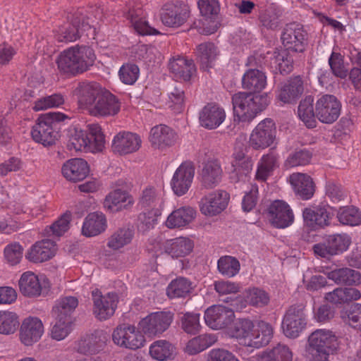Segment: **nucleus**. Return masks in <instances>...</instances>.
Instances as JSON below:
<instances>
[{"label":"nucleus","instance_id":"obj_1","mask_svg":"<svg viewBox=\"0 0 361 361\" xmlns=\"http://www.w3.org/2000/svg\"><path fill=\"white\" fill-rule=\"evenodd\" d=\"M95 59L94 51L91 47L75 45L61 52L56 63L61 73L76 76L90 70Z\"/></svg>","mask_w":361,"mask_h":361},{"label":"nucleus","instance_id":"obj_2","mask_svg":"<svg viewBox=\"0 0 361 361\" xmlns=\"http://www.w3.org/2000/svg\"><path fill=\"white\" fill-rule=\"evenodd\" d=\"M88 131L77 127L68 130V148L75 151H102L104 147L105 138L98 124L87 126Z\"/></svg>","mask_w":361,"mask_h":361},{"label":"nucleus","instance_id":"obj_3","mask_svg":"<svg viewBox=\"0 0 361 361\" xmlns=\"http://www.w3.org/2000/svg\"><path fill=\"white\" fill-rule=\"evenodd\" d=\"M269 103L267 94H254L239 92L232 97L234 116L243 122L252 120L258 113L267 108Z\"/></svg>","mask_w":361,"mask_h":361},{"label":"nucleus","instance_id":"obj_4","mask_svg":"<svg viewBox=\"0 0 361 361\" xmlns=\"http://www.w3.org/2000/svg\"><path fill=\"white\" fill-rule=\"evenodd\" d=\"M338 348V338L331 331L317 329L308 337L307 357L310 361H329Z\"/></svg>","mask_w":361,"mask_h":361},{"label":"nucleus","instance_id":"obj_5","mask_svg":"<svg viewBox=\"0 0 361 361\" xmlns=\"http://www.w3.org/2000/svg\"><path fill=\"white\" fill-rule=\"evenodd\" d=\"M68 116L61 112H49L40 116L33 126L31 135L32 139L44 146L54 145L59 135L58 124Z\"/></svg>","mask_w":361,"mask_h":361},{"label":"nucleus","instance_id":"obj_6","mask_svg":"<svg viewBox=\"0 0 361 361\" xmlns=\"http://www.w3.org/2000/svg\"><path fill=\"white\" fill-rule=\"evenodd\" d=\"M89 30H92V25L85 21V16L81 11H77L59 27L56 39L62 42H73L79 39L83 32Z\"/></svg>","mask_w":361,"mask_h":361},{"label":"nucleus","instance_id":"obj_7","mask_svg":"<svg viewBox=\"0 0 361 361\" xmlns=\"http://www.w3.org/2000/svg\"><path fill=\"white\" fill-rule=\"evenodd\" d=\"M281 41L285 50L302 53L308 44V34L302 25L290 23L283 27Z\"/></svg>","mask_w":361,"mask_h":361},{"label":"nucleus","instance_id":"obj_8","mask_svg":"<svg viewBox=\"0 0 361 361\" xmlns=\"http://www.w3.org/2000/svg\"><path fill=\"white\" fill-rule=\"evenodd\" d=\"M143 334L142 331H140L134 325L123 324L114 329L112 339L115 344L121 347L137 350L145 343Z\"/></svg>","mask_w":361,"mask_h":361},{"label":"nucleus","instance_id":"obj_9","mask_svg":"<svg viewBox=\"0 0 361 361\" xmlns=\"http://www.w3.org/2000/svg\"><path fill=\"white\" fill-rule=\"evenodd\" d=\"M276 126L271 118L260 121L250 136V145L254 149H264L270 147L276 140Z\"/></svg>","mask_w":361,"mask_h":361},{"label":"nucleus","instance_id":"obj_10","mask_svg":"<svg viewBox=\"0 0 361 361\" xmlns=\"http://www.w3.org/2000/svg\"><path fill=\"white\" fill-rule=\"evenodd\" d=\"M189 6L182 1L165 4L161 11V20L164 25L178 27L183 25L190 16Z\"/></svg>","mask_w":361,"mask_h":361},{"label":"nucleus","instance_id":"obj_11","mask_svg":"<svg viewBox=\"0 0 361 361\" xmlns=\"http://www.w3.org/2000/svg\"><path fill=\"white\" fill-rule=\"evenodd\" d=\"M350 243V236L345 233L329 235L322 243L315 244L313 250L317 255L328 257L343 252L348 248Z\"/></svg>","mask_w":361,"mask_h":361},{"label":"nucleus","instance_id":"obj_12","mask_svg":"<svg viewBox=\"0 0 361 361\" xmlns=\"http://www.w3.org/2000/svg\"><path fill=\"white\" fill-rule=\"evenodd\" d=\"M173 319L171 312H154L142 319L138 324L139 328L148 336L161 334L169 329Z\"/></svg>","mask_w":361,"mask_h":361},{"label":"nucleus","instance_id":"obj_13","mask_svg":"<svg viewBox=\"0 0 361 361\" xmlns=\"http://www.w3.org/2000/svg\"><path fill=\"white\" fill-rule=\"evenodd\" d=\"M341 103L333 94L322 96L315 104V115L323 123L331 124L341 114Z\"/></svg>","mask_w":361,"mask_h":361},{"label":"nucleus","instance_id":"obj_14","mask_svg":"<svg viewBox=\"0 0 361 361\" xmlns=\"http://www.w3.org/2000/svg\"><path fill=\"white\" fill-rule=\"evenodd\" d=\"M195 173V167L190 161H183L175 171L171 180V187L175 195L183 196L189 190Z\"/></svg>","mask_w":361,"mask_h":361},{"label":"nucleus","instance_id":"obj_15","mask_svg":"<svg viewBox=\"0 0 361 361\" xmlns=\"http://www.w3.org/2000/svg\"><path fill=\"white\" fill-rule=\"evenodd\" d=\"M92 297L93 314L97 319L106 320L114 315L118 301L116 293H109L102 295L98 289H95L92 292Z\"/></svg>","mask_w":361,"mask_h":361},{"label":"nucleus","instance_id":"obj_16","mask_svg":"<svg viewBox=\"0 0 361 361\" xmlns=\"http://www.w3.org/2000/svg\"><path fill=\"white\" fill-rule=\"evenodd\" d=\"M107 337L102 330H95L93 333L86 334L76 343L75 349L78 353L85 355L98 354L104 350Z\"/></svg>","mask_w":361,"mask_h":361},{"label":"nucleus","instance_id":"obj_17","mask_svg":"<svg viewBox=\"0 0 361 361\" xmlns=\"http://www.w3.org/2000/svg\"><path fill=\"white\" fill-rule=\"evenodd\" d=\"M229 198V194L225 190L210 192L199 202L200 211L207 216H216L226 209Z\"/></svg>","mask_w":361,"mask_h":361},{"label":"nucleus","instance_id":"obj_18","mask_svg":"<svg viewBox=\"0 0 361 361\" xmlns=\"http://www.w3.org/2000/svg\"><path fill=\"white\" fill-rule=\"evenodd\" d=\"M268 216L271 225L277 228H285L291 225L294 215L290 206L283 200H274L268 207Z\"/></svg>","mask_w":361,"mask_h":361},{"label":"nucleus","instance_id":"obj_19","mask_svg":"<svg viewBox=\"0 0 361 361\" xmlns=\"http://www.w3.org/2000/svg\"><path fill=\"white\" fill-rule=\"evenodd\" d=\"M234 317L233 310L223 305H213L204 312L205 323L213 329L228 326L233 322Z\"/></svg>","mask_w":361,"mask_h":361},{"label":"nucleus","instance_id":"obj_20","mask_svg":"<svg viewBox=\"0 0 361 361\" xmlns=\"http://www.w3.org/2000/svg\"><path fill=\"white\" fill-rule=\"evenodd\" d=\"M120 111V103L115 95L106 89L89 109L94 116H114Z\"/></svg>","mask_w":361,"mask_h":361},{"label":"nucleus","instance_id":"obj_21","mask_svg":"<svg viewBox=\"0 0 361 361\" xmlns=\"http://www.w3.org/2000/svg\"><path fill=\"white\" fill-rule=\"evenodd\" d=\"M330 209L326 206L305 208L302 212L305 226L313 231L329 226L332 218Z\"/></svg>","mask_w":361,"mask_h":361},{"label":"nucleus","instance_id":"obj_22","mask_svg":"<svg viewBox=\"0 0 361 361\" xmlns=\"http://www.w3.org/2000/svg\"><path fill=\"white\" fill-rule=\"evenodd\" d=\"M105 89L96 82L81 81L74 90L78 103L81 106L90 109Z\"/></svg>","mask_w":361,"mask_h":361},{"label":"nucleus","instance_id":"obj_23","mask_svg":"<svg viewBox=\"0 0 361 361\" xmlns=\"http://www.w3.org/2000/svg\"><path fill=\"white\" fill-rule=\"evenodd\" d=\"M141 142L138 135L123 131L114 136L111 148L114 152L125 155L137 151L141 146Z\"/></svg>","mask_w":361,"mask_h":361},{"label":"nucleus","instance_id":"obj_24","mask_svg":"<svg viewBox=\"0 0 361 361\" xmlns=\"http://www.w3.org/2000/svg\"><path fill=\"white\" fill-rule=\"evenodd\" d=\"M224 109L214 103L204 106L199 114L200 126L208 130L217 128L225 120Z\"/></svg>","mask_w":361,"mask_h":361},{"label":"nucleus","instance_id":"obj_25","mask_svg":"<svg viewBox=\"0 0 361 361\" xmlns=\"http://www.w3.org/2000/svg\"><path fill=\"white\" fill-rule=\"evenodd\" d=\"M44 332L42 321L37 317H28L23 320L20 329V341L27 346L37 342Z\"/></svg>","mask_w":361,"mask_h":361},{"label":"nucleus","instance_id":"obj_26","mask_svg":"<svg viewBox=\"0 0 361 361\" xmlns=\"http://www.w3.org/2000/svg\"><path fill=\"white\" fill-rule=\"evenodd\" d=\"M289 182L293 189L300 199L307 200L312 197L315 192V185L312 178L306 173H293L289 176Z\"/></svg>","mask_w":361,"mask_h":361},{"label":"nucleus","instance_id":"obj_27","mask_svg":"<svg viewBox=\"0 0 361 361\" xmlns=\"http://www.w3.org/2000/svg\"><path fill=\"white\" fill-rule=\"evenodd\" d=\"M61 172L68 180L78 182L87 176L90 168L87 162L82 159H71L63 164Z\"/></svg>","mask_w":361,"mask_h":361},{"label":"nucleus","instance_id":"obj_28","mask_svg":"<svg viewBox=\"0 0 361 361\" xmlns=\"http://www.w3.org/2000/svg\"><path fill=\"white\" fill-rule=\"evenodd\" d=\"M55 252V242L50 239H44L35 243L25 256L32 262L41 263L52 258Z\"/></svg>","mask_w":361,"mask_h":361},{"label":"nucleus","instance_id":"obj_29","mask_svg":"<svg viewBox=\"0 0 361 361\" xmlns=\"http://www.w3.org/2000/svg\"><path fill=\"white\" fill-rule=\"evenodd\" d=\"M169 68L176 79L185 82L190 81L196 73L193 60L180 56L171 59Z\"/></svg>","mask_w":361,"mask_h":361},{"label":"nucleus","instance_id":"obj_30","mask_svg":"<svg viewBox=\"0 0 361 361\" xmlns=\"http://www.w3.org/2000/svg\"><path fill=\"white\" fill-rule=\"evenodd\" d=\"M222 169L220 162L209 160L204 164L200 173L202 185L207 189H212L219 184L222 178Z\"/></svg>","mask_w":361,"mask_h":361},{"label":"nucleus","instance_id":"obj_31","mask_svg":"<svg viewBox=\"0 0 361 361\" xmlns=\"http://www.w3.org/2000/svg\"><path fill=\"white\" fill-rule=\"evenodd\" d=\"M303 82L300 76L290 78L285 83L277 94V99L283 104L295 102L302 94Z\"/></svg>","mask_w":361,"mask_h":361},{"label":"nucleus","instance_id":"obj_32","mask_svg":"<svg viewBox=\"0 0 361 361\" xmlns=\"http://www.w3.org/2000/svg\"><path fill=\"white\" fill-rule=\"evenodd\" d=\"M149 140L155 147L164 148L173 145L177 140V135L170 127L159 125L151 129Z\"/></svg>","mask_w":361,"mask_h":361},{"label":"nucleus","instance_id":"obj_33","mask_svg":"<svg viewBox=\"0 0 361 361\" xmlns=\"http://www.w3.org/2000/svg\"><path fill=\"white\" fill-rule=\"evenodd\" d=\"M266 85L267 75L262 71L256 68H250L243 75V88L252 94L260 92L265 88Z\"/></svg>","mask_w":361,"mask_h":361},{"label":"nucleus","instance_id":"obj_34","mask_svg":"<svg viewBox=\"0 0 361 361\" xmlns=\"http://www.w3.org/2000/svg\"><path fill=\"white\" fill-rule=\"evenodd\" d=\"M133 203V199L126 190L115 189L106 196L104 206L110 212H116Z\"/></svg>","mask_w":361,"mask_h":361},{"label":"nucleus","instance_id":"obj_35","mask_svg":"<svg viewBox=\"0 0 361 361\" xmlns=\"http://www.w3.org/2000/svg\"><path fill=\"white\" fill-rule=\"evenodd\" d=\"M106 228V219L102 212H92L85 219L82 233L87 237H92L104 232Z\"/></svg>","mask_w":361,"mask_h":361},{"label":"nucleus","instance_id":"obj_36","mask_svg":"<svg viewBox=\"0 0 361 361\" xmlns=\"http://www.w3.org/2000/svg\"><path fill=\"white\" fill-rule=\"evenodd\" d=\"M360 298L361 293L355 288H336L324 296L327 302L336 305L349 303Z\"/></svg>","mask_w":361,"mask_h":361},{"label":"nucleus","instance_id":"obj_37","mask_svg":"<svg viewBox=\"0 0 361 361\" xmlns=\"http://www.w3.org/2000/svg\"><path fill=\"white\" fill-rule=\"evenodd\" d=\"M327 276L338 285L359 286L361 284V273L347 267L336 269L329 272Z\"/></svg>","mask_w":361,"mask_h":361},{"label":"nucleus","instance_id":"obj_38","mask_svg":"<svg viewBox=\"0 0 361 361\" xmlns=\"http://www.w3.org/2000/svg\"><path fill=\"white\" fill-rule=\"evenodd\" d=\"M196 211L191 207H181L173 211L168 216L166 225L169 228L185 226L195 217Z\"/></svg>","mask_w":361,"mask_h":361},{"label":"nucleus","instance_id":"obj_39","mask_svg":"<svg viewBox=\"0 0 361 361\" xmlns=\"http://www.w3.org/2000/svg\"><path fill=\"white\" fill-rule=\"evenodd\" d=\"M253 328L254 324L251 320L238 319L228 328V334L232 338L243 340V343L246 345L245 343H247L250 338H252Z\"/></svg>","mask_w":361,"mask_h":361},{"label":"nucleus","instance_id":"obj_40","mask_svg":"<svg viewBox=\"0 0 361 361\" xmlns=\"http://www.w3.org/2000/svg\"><path fill=\"white\" fill-rule=\"evenodd\" d=\"M19 288L21 293L27 297L40 295L42 286L38 276L32 272H25L19 280Z\"/></svg>","mask_w":361,"mask_h":361},{"label":"nucleus","instance_id":"obj_41","mask_svg":"<svg viewBox=\"0 0 361 361\" xmlns=\"http://www.w3.org/2000/svg\"><path fill=\"white\" fill-rule=\"evenodd\" d=\"M314 98L307 96L302 99L298 108V114L300 119L305 123L307 128H314L317 126L315 107L314 108Z\"/></svg>","mask_w":361,"mask_h":361},{"label":"nucleus","instance_id":"obj_42","mask_svg":"<svg viewBox=\"0 0 361 361\" xmlns=\"http://www.w3.org/2000/svg\"><path fill=\"white\" fill-rule=\"evenodd\" d=\"M78 305V300L74 296H66L57 300L52 309L55 318L71 320V317Z\"/></svg>","mask_w":361,"mask_h":361},{"label":"nucleus","instance_id":"obj_43","mask_svg":"<svg viewBox=\"0 0 361 361\" xmlns=\"http://www.w3.org/2000/svg\"><path fill=\"white\" fill-rule=\"evenodd\" d=\"M142 13V11L140 8L137 9L130 8L128 11L125 13V16L127 19L130 20L135 31L141 35H149L159 33V32L156 29L152 27L146 20L140 18Z\"/></svg>","mask_w":361,"mask_h":361},{"label":"nucleus","instance_id":"obj_44","mask_svg":"<svg viewBox=\"0 0 361 361\" xmlns=\"http://www.w3.org/2000/svg\"><path fill=\"white\" fill-rule=\"evenodd\" d=\"M193 248V243L187 238H178L171 240L166 247V252L172 258L183 257L188 255Z\"/></svg>","mask_w":361,"mask_h":361},{"label":"nucleus","instance_id":"obj_45","mask_svg":"<svg viewBox=\"0 0 361 361\" xmlns=\"http://www.w3.org/2000/svg\"><path fill=\"white\" fill-rule=\"evenodd\" d=\"M273 336V328L271 325L264 321H261L258 324V329L256 334H253L252 338H250L247 346L259 348L267 345Z\"/></svg>","mask_w":361,"mask_h":361},{"label":"nucleus","instance_id":"obj_46","mask_svg":"<svg viewBox=\"0 0 361 361\" xmlns=\"http://www.w3.org/2000/svg\"><path fill=\"white\" fill-rule=\"evenodd\" d=\"M217 337L214 334H204L196 336L188 341L185 352L190 355L197 354L214 344Z\"/></svg>","mask_w":361,"mask_h":361},{"label":"nucleus","instance_id":"obj_47","mask_svg":"<svg viewBox=\"0 0 361 361\" xmlns=\"http://www.w3.org/2000/svg\"><path fill=\"white\" fill-rule=\"evenodd\" d=\"M216 47L212 42H204L197 47L196 55L203 69L212 68L217 56Z\"/></svg>","mask_w":361,"mask_h":361},{"label":"nucleus","instance_id":"obj_48","mask_svg":"<svg viewBox=\"0 0 361 361\" xmlns=\"http://www.w3.org/2000/svg\"><path fill=\"white\" fill-rule=\"evenodd\" d=\"M191 285V282L186 278H176L169 284L166 294L170 298H185L192 290Z\"/></svg>","mask_w":361,"mask_h":361},{"label":"nucleus","instance_id":"obj_49","mask_svg":"<svg viewBox=\"0 0 361 361\" xmlns=\"http://www.w3.org/2000/svg\"><path fill=\"white\" fill-rule=\"evenodd\" d=\"M134 235V231L128 227H123L115 231L109 238L107 245L116 250L129 244Z\"/></svg>","mask_w":361,"mask_h":361},{"label":"nucleus","instance_id":"obj_50","mask_svg":"<svg viewBox=\"0 0 361 361\" xmlns=\"http://www.w3.org/2000/svg\"><path fill=\"white\" fill-rule=\"evenodd\" d=\"M18 315L9 311L0 310V334L10 335L13 334L19 326Z\"/></svg>","mask_w":361,"mask_h":361},{"label":"nucleus","instance_id":"obj_51","mask_svg":"<svg viewBox=\"0 0 361 361\" xmlns=\"http://www.w3.org/2000/svg\"><path fill=\"white\" fill-rule=\"evenodd\" d=\"M240 264L239 261L231 256H223L217 262L219 271L224 276L233 277L240 271Z\"/></svg>","mask_w":361,"mask_h":361},{"label":"nucleus","instance_id":"obj_52","mask_svg":"<svg viewBox=\"0 0 361 361\" xmlns=\"http://www.w3.org/2000/svg\"><path fill=\"white\" fill-rule=\"evenodd\" d=\"M173 346L166 341H157L149 348V354L155 360L170 359L173 353Z\"/></svg>","mask_w":361,"mask_h":361},{"label":"nucleus","instance_id":"obj_53","mask_svg":"<svg viewBox=\"0 0 361 361\" xmlns=\"http://www.w3.org/2000/svg\"><path fill=\"white\" fill-rule=\"evenodd\" d=\"M337 217L338 221L345 225L356 226L361 223V213L355 207L341 208Z\"/></svg>","mask_w":361,"mask_h":361},{"label":"nucleus","instance_id":"obj_54","mask_svg":"<svg viewBox=\"0 0 361 361\" xmlns=\"http://www.w3.org/2000/svg\"><path fill=\"white\" fill-rule=\"evenodd\" d=\"M341 317L343 322L358 329L361 325V304H354L345 311H342Z\"/></svg>","mask_w":361,"mask_h":361},{"label":"nucleus","instance_id":"obj_55","mask_svg":"<svg viewBox=\"0 0 361 361\" xmlns=\"http://www.w3.org/2000/svg\"><path fill=\"white\" fill-rule=\"evenodd\" d=\"M281 13L277 9L270 7L260 13L259 19L262 26L270 30H275L280 25Z\"/></svg>","mask_w":361,"mask_h":361},{"label":"nucleus","instance_id":"obj_56","mask_svg":"<svg viewBox=\"0 0 361 361\" xmlns=\"http://www.w3.org/2000/svg\"><path fill=\"white\" fill-rule=\"evenodd\" d=\"M247 300L252 306L262 307L268 305L270 300L269 294L259 288H252L247 292Z\"/></svg>","mask_w":361,"mask_h":361},{"label":"nucleus","instance_id":"obj_57","mask_svg":"<svg viewBox=\"0 0 361 361\" xmlns=\"http://www.w3.org/2000/svg\"><path fill=\"white\" fill-rule=\"evenodd\" d=\"M182 329L190 334H196L200 329V314L186 312L180 317Z\"/></svg>","mask_w":361,"mask_h":361},{"label":"nucleus","instance_id":"obj_58","mask_svg":"<svg viewBox=\"0 0 361 361\" xmlns=\"http://www.w3.org/2000/svg\"><path fill=\"white\" fill-rule=\"evenodd\" d=\"M307 322L294 320L291 318H283L282 329L284 334L291 338L299 336L300 334L305 329Z\"/></svg>","mask_w":361,"mask_h":361},{"label":"nucleus","instance_id":"obj_59","mask_svg":"<svg viewBox=\"0 0 361 361\" xmlns=\"http://www.w3.org/2000/svg\"><path fill=\"white\" fill-rule=\"evenodd\" d=\"M312 157V152L306 149H297L288 157L286 165L288 167L305 166L310 162Z\"/></svg>","mask_w":361,"mask_h":361},{"label":"nucleus","instance_id":"obj_60","mask_svg":"<svg viewBox=\"0 0 361 361\" xmlns=\"http://www.w3.org/2000/svg\"><path fill=\"white\" fill-rule=\"evenodd\" d=\"M269 361H292L293 353L285 344L278 343L271 349L267 350Z\"/></svg>","mask_w":361,"mask_h":361},{"label":"nucleus","instance_id":"obj_61","mask_svg":"<svg viewBox=\"0 0 361 361\" xmlns=\"http://www.w3.org/2000/svg\"><path fill=\"white\" fill-rule=\"evenodd\" d=\"M140 69L133 63L123 64L119 70L120 80L126 85H133L138 78Z\"/></svg>","mask_w":361,"mask_h":361},{"label":"nucleus","instance_id":"obj_62","mask_svg":"<svg viewBox=\"0 0 361 361\" xmlns=\"http://www.w3.org/2000/svg\"><path fill=\"white\" fill-rule=\"evenodd\" d=\"M64 103L63 96L61 94H54L42 97L35 102L33 109L36 111L48 108L58 107Z\"/></svg>","mask_w":361,"mask_h":361},{"label":"nucleus","instance_id":"obj_63","mask_svg":"<svg viewBox=\"0 0 361 361\" xmlns=\"http://www.w3.org/2000/svg\"><path fill=\"white\" fill-rule=\"evenodd\" d=\"M253 161L250 158L245 159L244 161L233 164L232 166L233 171L231 173V178H235L236 181L245 180L246 177L250 173L252 170Z\"/></svg>","mask_w":361,"mask_h":361},{"label":"nucleus","instance_id":"obj_64","mask_svg":"<svg viewBox=\"0 0 361 361\" xmlns=\"http://www.w3.org/2000/svg\"><path fill=\"white\" fill-rule=\"evenodd\" d=\"M274 57L281 74L288 75L292 72L293 70V59L288 51L283 49L277 53V55H275Z\"/></svg>","mask_w":361,"mask_h":361}]
</instances>
